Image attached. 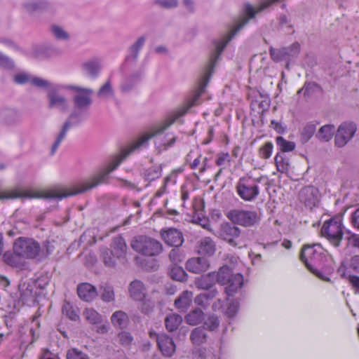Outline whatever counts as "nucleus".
I'll return each mask as SVG.
<instances>
[{
  "label": "nucleus",
  "instance_id": "nucleus-1",
  "mask_svg": "<svg viewBox=\"0 0 359 359\" xmlns=\"http://www.w3.org/2000/svg\"><path fill=\"white\" fill-rule=\"evenodd\" d=\"M299 259L304 263L307 269L316 276L323 280L330 281L329 278L323 276V273L317 269V267H322L330 271L328 267L330 257L320 244L304 245L301 250Z\"/></svg>",
  "mask_w": 359,
  "mask_h": 359
},
{
  "label": "nucleus",
  "instance_id": "nucleus-2",
  "mask_svg": "<svg viewBox=\"0 0 359 359\" xmlns=\"http://www.w3.org/2000/svg\"><path fill=\"white\" fill-rule=\"evenodd\" d=\"M344 226L340 217H333L324 222L320 233L335 248L340 246L344 236Z\"/></svg>",
  "mask_w": 359,
  "mask_h": 359
},
{
  "label": "nucleus",
  "instance_id": "nucleus-3",
  "mask_svg": "<svg viewBox=\"0 0 359 359\" xmlns=\"http://www.w3.org/2000/svg\"><path fill=\"white\" fill-rule=\"evenodd\" d=\"M13 251L22 258L33 259L41 254V246L33 238L20 237L13 244Z\"/></svg>",
  "mask_w": 359,
  "mask_h": 359
},
{
  "label": "nucleus",
  "instance_id": "nucleus-4",
  "mask_svg": "<svg viewBox=\"0 0 359 359\" xmlns=\"http://www.w3.org/2000/svg\"><path fill=\"white\" fill-rule=\"evenodd\" d=\"M131 247L135 251L149 257L157 256L163 251V245L158 241L146 236L135 238Z\"/></svg>",
  "mask_w": 359,
  "mask_h": 359
},
{
  "label": "nucleus",
  "instance_id": "nucleus-5",
  "mask_svg": "<svg viewBox=\"0 0 359 359\" xmlns=\"http://www.w3.org/2000/svg\"><path fill=\"white\" fill-rule=\"evenodd\" d=\"M227 217L233 224L245 227L253 226L259 220V217L256 211L238 209L229 211Z\"/></svg>",
  "mask_w": 359,
  "mask_h": 359
},
{
  "label": "nucleus",
  "instance_id": "nucleus-6",
  "mask_svg": "<svg viewBox=\"0 0 359 359\" xmlns=\"http://www.w3.org/2000/svg\"><path fill=\"white\" fill-rule=\"evenodd\" d=\"M236 190L237 194L245 201H253L259 194V186L250 178L245 177L238 180Z\"/></svg>",
  "mask_w": 359,
  "mask_h": 359
},
{
  "label": "nucleus",
  "instance_id": "nucleus-7",
  "mask_svg": "<svg viewBox=\"0 0 359 359\" xmlns=\"http://www.w3.org/2000/svg\"><path fill=\"white\" fill-rule=\"evenodd\" d=\"M76 92L73 97L75 109L86 111L92 104L91 95L93 90L91 88H83L77 86H69L67 88Z\"/></svg>",
  "mask_w": 359,
  "mask_h": 359
},
{
  "label": "nucleus",
  "instance_id": "nucleus-8",
  "mask_svg": "<svg viewBox=\"0 0 359 359\" xmlns=\"http://www.w3.org/2000/svg\"><path fill=\"white\" fill-rule=\"evenodd\" d=\"M300 53V44L299 42H294L289 46L283 47L279 49L273 48H269V53L271 59L279 62L283 60H290L297 57Z\"/></svg>",
  "mask_w": 359,
  "mask_h": 359
},
{
  "label": "nucleus",
  "instance_id": "nucleus-9",
  "mask_svg": "<svg viewBox=\"0 0 359 359\" xmlns=\"http://www.w3.org/2000/svg\"><path fill=\"white\" fill-rule=\"evenodd\" d=\"M356 130L357 126L353 122L341 123L335 134V145L338 147H344L353 138Z\"/></svg>",
  "mask_w": 359,
  "mask_h": 359
},
{
  "label": "nucleus",
  "instance_id": "nucleus-10",
  "mask_svg": "<svg viewBox=\"0 0 359 359\" xmlns=\"http://www.w3.org/2000/svg\"><path fill=\"white\" fill-rule=\"evenodd\" d=\"M23 116L20 109L8 106L0 107V123L6 126H15L22 122Z\"/></svg>",
  "mask_w": 359,
  "mask_h": 359
},
{
  "label": "nucleus",
  "instance_id": "nucleus-11",
  "mask_svg": "<svg viewBox=\"0 0 359 359\" xmlns=\"http://www.w3.org/2000/svg\"><path fill=\"white\" fill-rule=\"evenodd\" d=\"M23 10L29 13L53 12L54 4L48 0H25L22 4Z\"/></svg>",
  "mask_w": 359,
  "mask_h": 359
},
{
  "label": "nucleus",
  "instance_id": "nucleus-12",
  "mask_svg": "<svg viewBox=\"0 0 359 359\" xmlns=\"http://www.w3.org/2000/svg\"><path fill=\"white\" fill-rule=\"evenodd\" d=\"M48 100V108L49 109H57L60 111L65 112L68 108L67 98L59 94V86H57L46 95Z\"/></svg>",
  "mask_w": 359,
  "mask_h": 359
},
{
  "label": "nucleus",
  "instance_id": "nucleus-13",
  "mask_svg": "<svg viewBox=\"0 0 359 359\" xmlns=\"http://www.w3.org/2000/svg\"><path fill=\"white\" fill-rule=\"evenodd\" d=\"M299 197L306 207L312 209L319 202V191L313 186H307L300 190Z\"/></svg>",
  "mask_w": 359,
  "mask_h": 359
},
{
  "label": "nucleus",
  "instance_id": "nucleus-14",
  "mask_svg": "<svg viewBox=\"0 0 359 359\" xmlns=\"http://www.w3.org/2000/svg\"><path fill=\"white\" fill-rule=\"evenodd\" d=\"M161 236L166 244L175 248H179L184 242L182 233L175 228L162 229Z\"/></svg>",
  "mask_w": 359,
  "mask_h": 359
},
{
  "label": "nucleus",
  "instance_id": "nucleus-15",
  "mask_svg": "<svg viewBox=\"0 0 359 359\" xmlns=\"http://www.w3.org/2000/svg\"><path fill=\"white\" fill-rule=\"evenodd\" d=\"M241 230L238 227L229 223H225L221 226L219 231V237L226 241L232 246H236V238H238Z\"/></svg>",
  "mask_w": 359,
  "mask_h": 359
},
{
  "label": "nucleus",
  "instance_id": "nucleus-16",
  "mask_svg": "<svg viewBox=\"0 0 359 359\" xmlns=\"http://www.w3.org/2000/svg\"><path fill=\"white\" fill-rule=\"evenodd\" d=\"M210 268L209 260L205 257H192L186 262L188 271L199 274L205 272Z\"/></svg>",
  "mask_w": 359,
  "mask_h": 359
},
{
  "label": "nucleus",
  "instance_id": "nucleus-17",
  "mask_svg": "<svg viewBox=\"0 0 359 359\" xmlns=\"http://www.w3.org/2000/svg\"><path fill=\"white\" fill-rule=\"evenodd\" d=\"M156 341L158 347L163 356L171 357L173 355L176 346L172 338L165 334H158Z\"/></svg>",
  "mask_w": 359,
  "mask_h": 359
},
{
  "label": "nucleus",
  "instance_id": "nucleus-18",
  "mask_svg": "<svg viewBox=\"0 0 359 359\" xmlns=\"http://www.w3.org/2000/svg\"><path fill=\"white\" fill-rule=\"evenodd\" d=\"M61 50L51 43L35 45L32 47V54L34 57H53L60 55Z\"/></svg>",
  "mask_w": 359,
  "mask_h": 359
},
{
  "label": "nucleus",
  "instance_id": "nucleus-19",
  "mask_svg": "<svg viewBox=\"0 0 359 359\" xmlns=\"http://www.w3.org/2000/svg\"><path fill=\"white\" fill-rule=\"evenodd\" d=\"M128 292L135 301H143L147 296V288L140 280H134L129 284Z\"/></svg>",
  "mask_w": 359,
  "mask_h": 359
},
{
  "label": "nucleus",
  "instance_id": "nucleus-20",
  "mask_svg": "<svg viewBox=\"0 0 359 359\" xmlns=\"http://www.w3.org/2000/svg\"><path fill=\"white\" fill-rule=\"evenodd\" d=\"M77 294L81 299L88 302H92L98 295L96 287L88 283L79 284L77 286Z\"/></svg>",
  "mask_w": 359,
  "mask_h": 359
},
{
  "label": "nucleus",
  "instance_id": "nucleus-21",
  "mask_svg": "<svg viewBox=\"0 0 359 359\" xmlns=\"http://www.w3.org/2000/svg\"><path fill=\"white\" fill-rule=\"evenodd\" d=\"M117 259L124 258L127 252V245L121 236H116L111 243V249Z\"/></svg>",
  "mask_w": 359,
  "mask_h": 359
},
{
  "label": "nucleus",
  "instance_id": "nucleus-22",
  "mask_svg": "<svg viewBox=\"0 0 359 359\" xmlns=\"http://www.w3.org/2000/svg\"><path fill=\"white\" fill-rule=\"evenodd\" d=\"M195 285L201 290H209L215 284V271L210 272L195 278Z\"/></svg>",
  "mask_w": 359,
  "mask_h": 359
},
{
  "label": "nucleus",
  "instance_id": "nucleus-23",
  "mask_svg": "<svg viewBox=\"0 0 359 359\" xmlns=\"http://www.w3.org/2000/svg\"><path fill=\"white\" fill-rule=\"evenodd\" d=\"M226 285H228L225 288V292L228 296H233L243 285V275L239 273L236 274L232 273Z\"/></svg>",
  "mask_w": 359,
  "mask_h": 359
},
{
  "label": "nucleus",
  "instance_id": "nucleus-24",
  "mask_svg": "<svg viewBox=\"0 0 359 359\" xmlns=\"http://www.w3.org/2000/svg\"><path fill=\"white\" fill-rule=\"evenodd\" d=\"M215 250V243L210 237H205L198 242L197 247L198 254L204 256H212Z\"/></svg>",
  "mask_w": 359,
  "mask_h": 359
},
{
  "label": "nucleus",
  "instance_id": "nucleus-25",
  "mask_svg": "<svg viewBox=\"0 0 359 359\" xmlns=\"http://www.w3.org/2000/svg\"><path fill=\"white\" fill-rule=\"evenodd\" d=\"M83 69L86 74L92 79L97 78L102 69L101 61L98 59H94L87 61L83 64Z\"/></svg>",
  "mask_w": 359,
  "mask_h": 359
},
{
  "label": "nucleus",
  "instance_id": "nucleus-26",
  "mask_svg": "<svg viewBox=\"0 0 359 359\" xmlns=\"http://www.w3.org/2000/svg\"><path fill=\"white\" fill-rule=\"evenodd\" d=\"M189 338L190 341L194 345L200 346L205 344L208 338L207 330L202 326L195 327L191 332Z\"/></svg>",
  "mask_w": 359,
  "mask_h": 359
},
{
  "label": "nucleus",
  "instance_id": "nucleus-27",
  "mask_svg": "<svg viewBox=\"0 0 359 359\" xmlns=\"http://www.w3.org/2000/svg\"><path fill=\"white\" fill-rule=\"evenodd\" d=\"M192 302V292L184 291L175 301V306L180 312H186Z\"/></svg>",
  "mask_w": 359,
  "mask_h": 359
},
{
  "label": "nucleus",
  "instance_id": "nucleus-28",
  "mask_svg": "<svg viewBox=\"0 0 359 359\" xmlns=\"http://www.w3.org/2000/svg\"><path fill=\"white\" fill-rule=\"evenodd\" d=\"M205 320V313L200 308L191 310L184 317L185 322L189 325H197Z\"/></svg>",
  "mask_w": 359,
  "mask_h": 359
},
{
  "label": "nucleus",
  "instance_id": "nucleus-29",
  "mask_svg": "<svg viewBox=\"0 0 359 359\" xmlns=\"http://www.w3.org/2000/svg\"><path fill=\"white\" fill-rule=\"evenodd\" d=\"M145 41L146 37L144 36L138 37L137 39L129 47V54L127 56V60L136 62L139 56V53L144 46Z\"/></svg>",
  "mask_w": 359,
  "mask_h": 359
},
{
  "label": "nucleus",
  "instance_id": "nucleus-30",
  "mask_svg": "<svg viewBox=\"0 0 359 359\" xmlns=\"http://www.w3.org/2000/svg\"><path fill=\"white\" fill-rule=\"evenodd\" d=\"M71 127V124L69 122H65L63 123L60 132L57 135L55 140L51 146L50 151V156H53L56 153L58 147L66 137L67 133Z\"/></svg>",
  "mask_w": 359,
  "mask_h": 359
},
{
  "label": "nucleus",
  "instance_id": "nucleus-31",
  "mask_svg": "<svg viewBox=\"0 0 359 359\" xmlns=\"http://www.w3.org/2000/svg\"><path fill=\"white\" fill-rule=\"evenodd\" d=\"M48 31L56 41H67L70 39V35L68 32L59 25H51L48 28Z\"/></svg>",
  "mask_w": 359,
  "mask_h": 359
},
{
  "label": "nucleus",
  "instance_id": "nucleus-32",
  "mask_svg": "<svg viewBox=\"0 0 359 359\" xmlns=\"http://www.w3.org/2000/svg\"><path fill=\"white\" fill-rule=\"evenodd\" d=\"M182 322V318L177 313L168 314L165 319V325L166 330L172 332L175 331Z\"/></svg>",
  "mask_w": 359,
  "mask_h": 359
},
{
  "label": "nucleus",
  "instance_id": "nucleus-33",
  "mask_svg": "<svg viewBox=\"0 0 359 359\" xmlns=\"http://www.w3.org/2000/svg\"><path fill=\"white\" fill-rule=\"evenodd\" d=\"M232 273V270L229 266L224 265L220 267L219 271L215 272V283L222 285H226Z\"/></svg>",
  "mask_w": 359,
  "mask_h": 359
},
{
  "label": "nucleus",
  "instance_id": "nucleus-34",
  "mask_svg": "<svg viewBox=\"0 0 359 359\" xmlns=\"http://www.w3.org/2000/svg\"><path fill=\"white\" fill-rule=\"evenodd\" d=\"M112 324L120 329L125 328L128 323V316L124 311H115L111 317Z\"/></svg>",
  "mask_w": 359,
  "mask_h": 359
},
{
  "label": "nucleus",
  "instance_id": "nucleus-35",
  "mask_svg": "<svg viewBox=\"0 0 359 359\" xmlns=\"http://www.w3.org/2000/svg\"><path fill=\"white\" fill-rule=\"evenodd\" d=\"M31 84L37 88L46 90L47 93L57 86L48 80L38 76H33V79L31 80Z\"/></svg>",
  "mask_w": 359,
  "mask_h": 359
},
{
  "label": "nucleus",
  "instance_id": "nucleus-36",
  "mask_svg": "<svg viewBox=\"0 0 359 359\" xmlns=\"http://www.w3.org/2000/svg\"><path fill=\"white\" fill-rule=\"evenodd\" d=\"M3 258L4 262L7 264L13 267L21 268L23 266V262L21 260V256H20L17 253H15L14 251L13 253L10 252H6L4 254Z\"/></svg>",
  "mask_w": 359,
  "mask_h": 359
},
{
  "label": "nucleus",
  "instance_id": "nucleus-37",
  "mask_svg": "<svg viewBox=\"0 0 359 359\" xmlns=\"http://www.w3.org/2000/svg\"><path fill=\"white\" fill-rule=\"evenodd\" d=\"M334 134V125H325L322 126L316 134V137L320 140L328 142Z\"/></svg>",
  "mask_w": 359,
  "mask_h": 359
},
{
  "label": "nucleus",
  "instance_id": "nucleus-38",
  "mask_svg": "<svg viewBox=\"0 0 359 359\" xmlns=\"http://www.w3.org/2000/svg\"><path fill=\"white\" fill-rule=\"evenodd\" d=\"M203 321L202 327H204L207 331L215 332L219 327L220 321L215 314H209Z\"/></svg>",
  "mask_w": 359,
  "mask_h": 359
},
{
  "label": "nucleus",
  "instance_id": "nucleus-39",
  "mask_svg": "<svg viewBox=\"0 0 359 359\" xmlns=\"http://www.w3.org/2000/svg\"><path fill=\"white\" fill-rule=\"evenodd\" d=\"M101 257L104 264L108 267H114L116 265V257L114 252L107 247H102L100 249Z\"/></svg>",
  "mask_w": 359,
  "mask_h": 359
},
{
  "label": "nucleus",
  "instance_id": "nucleus-40",
  "mask_svg": "<svg viewBox=\"0 0 359 359\" xmlns=\"http://www.w3.org/2000/svg\"><path fill=\"white\" fill-rule=\"evenodd\" d=\"M162 168L159 166H152L146 170L143 174L144 179L151 182L161 176Z\"/></svg>",
  "mask_w": 359,
  "mask_h": 359
},
{
  "label": "nucleus",
  "instance_id": "nucleus-41",
  "mask_svg": "<svg viewBox=\"0 0 359 359\" xmlns=\"http://www.w3.org/2000/svg\"><path fill=\"white\" fill-rule=\"evenodd\" d=\"M316 130V125L308 123L302 129L301 133V142L305 144L313 137Z\"/></svg>",
  "mask_w": 359,
  "mask_h": 359
},
{
  "label": "nucleus",
  "instance_id": "nucleus-42",
  "mask_svg": "<svg viewBox=\"0 0 359 359\" xmlns=\"http://www.w3.org/2000/svg\"><path fill=\"white\" fill-rule=\"evenodd\" d=\"M100 291L101 292V299L105 302H111L114 300V292L113 287L104 284L100 286Z\"/></svg>",
  "mask_w": 359,
  "mask_h": 359
},
{
  "label": "nucleus",
  "instance_id": "nucleus-43",
  "mask_svg": "<svg viewBox=\"0 0 359 359\" xmlns=\"http://www.w3.org/2000/svg\"><path fill=\"white\" fill-rule=\"evenodd\" d=\"M169 275L172 279L181 282L187 280V274L184 270L177 265L171 268Z\"/></svg>",
  "mask_w": 359,
  "mask_h": 359
},
{
  "label": "nucleus",
  "instance_id": "nucleus-44",
  "mask_svg": "<svg viewBox=\"0 0 359 359\" xmlns=\"http://www.w3.org/2000/svg\"><path fill=\"white\" fill-rule=\"evenodd\" d=\"M276 142L282 152L292 151L295 149L296 145L294 142L287 141L281 136H278Z\"/></svg>",
  "mask_w": 359,
  "mask_h": 359
},
{
  "label": "nucleus",
  "instance_id": "nucleus-45",
  "mask_svg": "<svg viewBox=\"0 0 359 359\" xmlns=\"http://www.w3.org/2000/svg\"><path fill=\"white\" fill-rule=\"evenodd\" d=\"M152 4L161 9L170 10L178 7V0H153Z\"/></svg>",
  "mask_w": 359,
  "mask_h": 359
},
{
  "label": "nucleus",
  "instance_id": "nucleus-46",
  "mask_svg": "<svg viewBox=\"0 0 359 359\" xmlns=\"http://www.w3.org/2000/svg\"><path fill=\"white\" fill-rule=\"evenodd\" d=\"M86 320L92 324H98L102 321V316L93 309H86L83 311Z\"/></svg>",
  "mask_w": 359,
  "mask_h": 359
},
{
  "label": "nucleus",
  "instance_id": "nucleus-47",
  "mask_svg": "<svg viewBox=\"0 0 359 359\" xmlns=\"http://www.w3.org/2000/svg\"><path fill=\"white\" fill-rule=\"evenodd\" d=\"M275 162L278 171L285 172L288 170L289 159L284 154L278 153L275 157Z\"/></svg>",
  "mask_w": 359,
  "mask_h": 359
},
{
  "label": "nucleus",
  "instance_id": "nucleus-48",
  "mask_svg": "<svg viewBox=\"0 0 359 359\" xmlns=\"http://www.w3.org/2000/svg\"><path fill=\"white\" fill-rule=\"evenodd\" d=\"M141 75L140 73H136L130 76L128 80L125 81L121 85V90L123 93L130 92L134 87L136 81L139 80Z\"/></svg>",
  "mask_w": 359,
  "mask_h": 359
},
{
  "label": "nucleus",
  "instance_id": "nucleus-49",
  "mask_svg": "<svg viewBox=\"0 0 359 359\" xmlns=\"http://www.w3.org/2000/svg\"><path fill=\"white\" fill-rule=\"evenodd\" d=\"M0 68L8 71L15 69V62L13 60L1 52H0Z\"/></svg>",
  "mask_w": 359,
  "mask_h": 359
},
{
  "label": "nucleus",
  "instance_id": "nucleus-50",
  "mask_svg": "<svg viewBox=\"0 0 359 359\" xmlns=\"http://www.w3.org/2000/svg\"><path fill=\"white\" fill-rule=\"evenodd\" d=\"M85 111L76 109L73 111L65 122H69L71 126L79 124L82 121V114Z\"/></svg>",
  "mask_w": 359,
  "mask_h": 359
},
{
  "label": "nucleus",
  "instance_id": "nucleus-51",
  "mask_svg": "<svg viewBox=\"0 0 359 359\" xmlns=\"http://www.w3.org/2000/svg\"><path fill=\"white\" fill-rule=\"evenodd\" d=\"M97 95L100 97H107L114 95V90L112 88L111 82L109 80L107 81L103 84L97 93Z\"/></svg>",
  "mask_w": 359,
  "mask_h": 359
},
{
  "label": "nucleus",
  "instance_id": "nucleus-52",
  "mask_svg": "<svg viewBox=\"0 0 359 359\" xmlns=\"http://www.w3.org/2000/svg\"><path fill=\"white\" fill-rule=\"evenodd\" d=\"M33 76H31L27 73L20 72L13 76V81L18 85H24L28 83H31V80L33 79Z\"/></svg>",
  "mask_w": 359,
  "mask_h": 359
},
{
  "label": "nucleus",
  "instance_id": "nucleus-53",
  "mask_svg": "<svg viewBox=\"0 0 359 359\" xmlns=\"http://www.w3.org/2000/svg\"><path fill=\"white\" fill-rule=\"evenodd\" d=\"M29 285H26L25 284L20 285V299L23 303L28 302L33 297L32 288H29Z\"/></svg>",
  "mask_w": 359,
  "mask_h": 359
},
{
  "label": "nucleus",
  "instance_id": "nucleus-54",
  "mask_svg": "<svg viewBox=\"0 0 359 359\" xmlns=\"http://www.w3.org/2000/svg\"><path fill=\"white\" fill-rule=\"evenodd\" d=\"M273 145L272 142H267L262 146L259 151V156L262 158L267 159L271 156Z\"/></svg>",
  "mask_w": 359,
  "mask_h": 359
},
{
  "label": "nucleus",
  "instance_id": "nucleus-55",
  "mask_svg": "<svg viewBox=\"0 0 359 359\" xmlns=\"http://www.w3.org/2000/svg\"><path fill=\"white\" fill-rule=\"evenodd\" d=\"M67 359H89V358L87 354L77 348H72L67 353Z\"/></svg>",
  "mask_w": 359,
  "mask_h": 359
},
{
  "label": "nucleus",
  "instance_id": "nucleus-56",
  "mask_svg": "<svg viewBox=\"0 0 359 359\" xmlns=\"http://www.w3.org/2000/svg\"><path fill=\"white\" fill-rule=\"evenodd\" d=\"M141 306H140V311L142 313L149 315L151 313L154 308V303L151 299H146V297L144 299L143 301H141Z\"/></svg>",
  "mask_w": 359,
  "mask_h": 359
},
{
  "label": "nucleus",
  "instance_id": "nucleus-57",
  "mask_svg": "<svg viewBox=\"0 0 359 359\" xmlns=\"http://www.w3.org/2000/svg\"><path fill=\"white\" fill-rule=\"evenodd\" d=\"M319 85L314 82H306L304 86L301 88V90H304V96L309 97L315 91L316 88H318Z\"/></svg>",
  "mask_w": 359,
  "mask_h": 359
},
{
  "label": "nucleus",
  "instance_id": "nucleus-58",
  "mask_svg": "<svg viewBox=\"0 0 359 359\" xmlns=\"http://www.w3.org/2000/svg\"><path fill=\"white\" fill-rule=\"evenodd\" d=\"M62 312L68 318L72 320H76L79 318V316L76 312L74 310L72 306L67 303L65 304L62 307Z\"/></svg>",
  "mask_w": 359,
  "mask_h": 359
},
{
  "label": "nucleus",
  "instance_id": "nucleus-59",
  "mask_svg": "<svg viewBox=\"0 0 359 359\" xmlns=\"http://www.w3.org/2000/svg\"><path fill=\"white\" fill-rule=\"evenodd\" d=\"M170 260L175 264L177 265L178 263L182 261V256L177 248H173L169 253Z\"/></svg>",
  "mask_w": 359,
  "mask_h": 359
},
{
  "label": "nucleus",
  "instance_id": "nucleus-60",
  "mask_svg": "<svg viewBox=\"0 0 359 359\" xmlns=\"http://www.w3.org/2000/svg\"><path fill=\"white\" fill-rule=\"evenodd\" d=\"M53 251V246L50 245V241H46L43 242V245L41 246V254L39 257L42 258L47 257L50 255Z\"/></svg>",
  "mask_w": 359,
  "mask_h": 359
},
{
  "label": "nucleus",
  "instance_id": "nucleus-61",
  "mask_svg": "<svg viewBox=\"0 0 359 359\" xmlns=\"http://www.w3.org/2000/svg\"><path fill=\"white\" fill-rule=\"evenodd\" d=\"M118 338L120 342L125 346L130 345L133 339L132 335L128 332H121L118 334Z\"/></svg>",
  "mask_w": 359,
  "mask_h": 359
},
{
  "label": "nucleus",
  "instance_id": "nucleus-62",
  "mask_svg": "<svg viewBox=\"0 0 359 359\" xmlns=\"http://www.w3.org/2000/svg\"><path fill=\"white\" fill-rule=\"evenodd\" d=\"M351 223L354 228L359 229V207L351 214Z\"/></svg>",
  "mask_w": 359,
  "mask_h": 359
},
{
  "label": "nucleus",
  "instance_id": "nucleus-63",
  "mask_svg": "<svg viewBox=\"0 0 359 359\" xmlns=\"http://www.w3.org/2000/svg\"><path fill=\"white\" fill-rule=\"evenodd\" d=\"M349 266L355 272H359V255H354L350 259Z\"/></svg>",
  "mask_w": 359,
  "mask_h": 359
},
{
  "label": "nucleus",
  "instance_id": "nucleus-64",
  "mask_svg": "<svg viewBox=\"0 0 359 359\" xmlns=\"http://www.w3.org/2000/svg\"><path fill=\"white\" fill-rule=\"evenodd\" d=\"M237 311H238L237 303L232 302V303H230L229 305L228 306V307L226 310V314L229 317L231 318L236 315V313H237Z\"/></svg>",
  "mask_w": 359,
  "mask_h": 359
}]
</instances>
